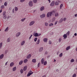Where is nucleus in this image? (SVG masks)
I'll list each match as a JSON object with an SVG mask.
<instances>
[{
    "label": "nucleus",
    "mask_w": 77,
    "mask_h": 77,
    "mask_svg": "<svg viewBox=\"0 0 77 77\" xmlns=\"http://www.w3.org/2000/svg\"><path fill=\"white\" fill-rule=\"evenodd\" d=\"M35 23L34 21H32L30 22L29 24V26H32V25H33V24Z\"/></svg>",
    "instance_id": "obj_4"
},
{
    "label": "nucleus",
    "mask_w": 77,
    "mask_h": 77,
    "mask_svg": "<svg viewBox=\"0 0 77 77\" xmlns=\"http://www.w3.org/2000/svg\"><path fill=\"white\" fill-rule=\"evenodd\" d=\"M62 40V39L61 38H60L59 39V42H60V41H61V40Z\"/></svg>",
    "instance_id": "obj_48"
},
{
    "label": "nucleus",
    "mask_w": 77,
    "mask_h": 77,
    "mask_svg": "<svg viewBox=\"0 0 77 77\" xmlns=\"http://www.w3.org/2000/svg\"><path fill=\"white\" fill-rule=\"evenodd\" d=\"M5 54H6V53H8V51H5Z\"/></svg>",
    "instance_id": "obj_60"
},
{
    "label": "nucleus",
    "mask_w": 77,
    "mask_h": 77,
    "mask_svg": "<svg viewBox=\"0 0 77 77\" xmlns=\"http://www.w3.org/2000/svg\"><path fill=\"white\" fill-rule=\"evenodd\" d=\"M24 44H25V41H23L21 42V46H23Z\"/></svg>",
    "instance_id": "obj_19"
},
{
    "label": "nucleus",
    "mask_w": 77,
    "mask_h": 77,
    "mask_svg": "<svg viewBox=\"0 0 77 77\" xmlns=\"http://www.w3.org/2000/svg\"><path fill=\"white\" fill-rule=\"evenodd\" d=\"M33 74V72H29L28 73L27 75V77H29V76H30V75H32V74Z\"/></svg>",
    "instance_id": "obj_5"
},
{
    "label": "nucleus",
    "mask_w": 77,
    "mask_h": 77,
    "mask_svg": "<svg viewBox=\"0 0 77 77\" xmlns=\"http://www.w3.org/2000/svg\"><path fill=\"white\" fill-rule=\"evenodd\" d=\"M40 42V40H39V39L37 40V42H36V44L37 45H38V44H39Z\"/></svg>",
    "instance_id": "obj_26"
},
{
    "label": "nucleus",
    "mask_w": 77,
    "mask_h": 77,
    "mask_svg": "<svg viewBox=\"0 0 77 77\" xmlns=\"http://www.w3.org/2000/svg\"><path fill=\"white\" fill-rule=\"evenodd\" d=\"M53 26V23H50L49 25V26H50V27L51 26Z\"/></svg>",
    "instance_id": "obj_37"
},
{
    "label": "nucleus",
    "mask_w": 77,
    "mask_h": 77,
    "mask_svg": "<svg viewBox=\"0 0 77 77\" xmlns=\"http://www.w3.org/2000/svg\"><path fill=\"white\" fill-rule=\"evenodd\" d=\"M44 9H45V8L44 6H42L40 8L41 11H44Z\"/></svg>",
    "instance_id": "obj_18"
},
{
    "label": "nucleus",
    "mask_w": 77,
    "mask_h": 77,
    "mask_svg": "<svg viewBox=\"0 0 77 77\" xmlns=\"http://www.w3.org/2000/svg\"><path fill=\"white\" fill-rule=\"evenodd\" d=\"M62 7H63V4H61L60 5V9H61L62 8Z\"/></svg>",
    "instance_id": "obj_32"
},
{
    "label": "nucleus",
    "mask_w": 77,
    "mask_h": 77,
    "mask_svg": "<svg viewBox=\"0 0 77 77\" xmlns=\"http://www.w3.org/2000/svg\"><path fill=\"white\" fill-rule=\"evenodd\" d=\"M69 31H68L67 33H66V34L67 35V36H69Z\"/></svg>",
    "instance_id": "obj_42"
},
{
    "label": "nucleus",
    "mask_w": 77,
    "mask_h": 77,
    "mask_svg": "<svg viewBox=\"0 0 77 77\" xmlns=\"http://www.w3.org/2000/svg\"><path fill=\"white\" fill-rule=\"evenodd\" d=\"M45 54H48V52L47 51H45Z\"/></svg>",
    "instance_id": "obj_54"
},
{
    "label": "nucleus",
    "mask_w": 77,
    "mask_h": 77,
    "mask_svg": "<svg viewBox=\"0 0 77 77\" xmlns=\"http://www.w3.org/2000/svg\"><path fill=\"white\" fill-rule=\"evenodd\" d=\"M32 62L33 63H36V59H33L32 60Z\"/></svg>",
    "instance_id": "obj_25"
},
{
    "label": "nucleus",
    "mask_w": 77,
    "mask_h": 77,
    "mask_svg": "<svg viewBox=\"0 0 77 77\" xmlns=\"http://www.w3.org/2000/svg\"><path fill=\"white\" fill-rule=\"evenodd\" d=\"M47 63V61H45L44 62V65H46Z\"/></svg>",
    "instance_id": "obj_38"
},
{
    "label": "nucleus",
    "mask_w": 77,
    "mask_h": 77,
    "mask_svg": "<svg viewBox=\"0 0 77 77\" xmlns=\"http://www.w3.org/2000/svg\"><path fill=\"white\" fill-rule=\"evenodd\" d=\"M21 74H23V69H21L20 71Z\"/></svg>",
    "instance_id": "obj_34"
},
{
    "label": "nucleus",
    "mask_w": 77,
    "mask_h": 77,
    "mask_svg": "<svg viewBox=\"0 0 77 77\" xmlns=\"http://www.w3.org/2000/svg\"><path fill=\"white\" fill-rule=\"evenodd\" d=\"M41 18H43L45 17V14H43L42 15L40 16Z\"/></svg>",
    "instance_id": "obj_7"
},
{
    "label": "nucleus",
    "mask_w": 77,
    "mask_h": 77,
    "mask_svg": "<svg viewBox=\"0 0 77 77\" xmlns=\"http://www.w3.org/2000/svg\"><path fill=\"white\" fill-rule=\"evenodd\" d=\"M33 2L34 3H37V0H33Z\"/></svg>",
    "instance_id": "obj_36"
},
{
    "label": "nucleus",
    "mask_w": 77,
    "mask_h": 77,
    "mask_svg": "<svg viewBox=\"0 0 77 77\" xmlns=\"http://www.w3.org/2000/svg\"><path fill=\"white\" fill-rule=\"evenodd\" d=\"M31 54H29L27 56L26 58L27 59H29L30 58V57H31Z\"/></svg>",
    "instance_id": "obj_10"
},
{
    "label": "nucleus",
    "mask_w": 77,
    "mask_h": 77,
    "mask_svg": "<svg viewBox=\"0 0 77 77\" xmlns=\"http://www.w3.org/2000/svg\"><path fill=\"white\" fill-rule=\"evenodd\" d=\"M40 35H41V34H38V36H40Z\"/></svg>",
    "instance_id": "obj_57"
},
{
    "label": "nucleus",
    "mask_w": 77,
    "mask_h": 77,
    "mask_svg": "<svg viewBox=\"0 0 77 77\" xmlns=\"http://www.w3.org/2000/svg\"><path fill=\"white\" fill-rule=\"evenodd\" d=\"M5 14H6V12H4L3 13V15H5Z\"/></svg>",
    "instance_id": "obj_53"
},
{
    "label": "nucleus",
    "mask_w": 77,
    "mask_h": 77,
    "mask_svg": "<svg viewBox=\"0 0 77 77\" xmlns=\"http://www.w3.org/2000/svg\"><path fill=\"white\" fill-rule=\"evenodd\" d=\"M23 70L24 71H26L27 70V66H25L23 68Z\"/></svg>",
    "instance_id": "obj_15"
},
{
    "label": "nucleus",
    "mask_w": 77,
    "mask_h": 77,
    "mask_svg": "<svg viewBox=\"0 0 77 77\" xmlns=\"http://www.w3.org/2000/svg\"><path fill=\"white\" fill-rule=\"evenodd\" d=\"M66 18H64L63 19V21H66Z\"/></svg>",
    "instance_id": "obj_51"
},
{
    "label": "nucleus",
    "mask_w": 77,
    "mask_h": 77,
    "mask_svg": "<svg viewBox=\"0 0 77 77\" xmlns=\"http://www.w3.org/2000/svg\"><path fill=\"white\" fill-rule=\"evenodd\" d=\"M49 44H51L52 43H51V41L50 40L49 41Z\"/></svg>",
    "instance_id": "obj_50"
},
{
    "label": "nucleus",
    "mask_w": 77,
    "mask_h": 77,
    "mask_svg": "<svg viewBox=\"0 0 77 77\" xmlns=\"http://www.w3.org/2000/svg\"><path fill=\"white\" fill-rule=\"evenodd\" d=\"M7 42H11V38L9 37L8 38Z\"/></svg>",
    "instance_id": "obj_12"
},
{
    "label": "nucleus",
    "mask_w": 77,
    "mask_h": 77,
    "mask_svg": "<svg viewBox=\"0 0 77 77\" xmlns=\"http://www.w3.org/2000/svg\"><path fill=\"white\" fill-rule=\"evenodd\" d=\"M72 77H76V74L74 73Z\"/></svg>",
    "instance_id": "obj_43"
},
{
    "label": "nucleus",
    "mask_w": 77,
    "mask_h": 77,
    "mask_svg": "<svg viewBox=\"0 0 77 77\" xmlns=\"http://www.w3.org/2000/svg\"><path fill=\"white\" fill-rule=\"evenodd\" d=\"M52 12V14H53V13H55L56 12L55 11H52L50 12Z\"/></svg>",
    "instance_id": "obj_52"
},
{
    "label": "nucleus",
    "mask_w": 77,
    "mask_h": 77,
    "mask_svg": "<svg viewBox=\"0 0 77 77\" xmlns=\"http://www.w3.org/2000/svg\"><path fill=\"white\" fill-rule=\"evenodd\" d=\"M29 6H32L33 5V2L31 1H30L29 3Z\"/></svg>",
    "instance_id": "obj_3"
},
{
    "label": "nucleus",
    "mask_w": 77,
    "mask_h": 77,
    "mask_svg": "<svg viewBox=\"0 0 77 77\" xmlns=\"http://www.w3.org/2000/svg\"><path fill=\"white\" fill-rule=\"evenodd\" d=\"M71 48V47L70 46H68L66 48V51H68V50H69Z\"/></svg>",
    "instance_id": "obj_22"
},
{
    "label": "nucleus",
    "mask_w": 77,
    "mask_h": 77,
    "mask_svg": "<svg viewBox=\"0 0 77 77\" xmlns=\"http://www.w3.org/2000/svg\"><path fill=\"white\" fill-rule=\"evenodd\" d=\"M63 21V18H61L60 19V20L59 21V23H62Z\"/></svg>",
    "instance_id": "obj_24"
},
{
    "label": "nucleus",
    "mask_w": 77,
    "mask_h": 77,
    "mask_svg": "<svg viewBox=\"0 0 77 77\" xmlns=\"http://www.w3.org/2000/svg\"><path fill=\"white\" fill-rule=\"evenodd\" d=\"M60 1L58 0H57L55 2V5L57 6V5H59V3H60Z\"/></svg>",
    "instance_id": "obj_2"
},
{
    "label": "nucleus",
    "mask_w": 77,
    "mask_h": 77,
    "mask_svg": "<svg viewBox=\"0 0 77 77\" xmlns=\"http://www.w3.org/2000/svg\"><path fill=\"white\" fill-rule=\"evenodd\" d=\"M16 69H17V67L16 66L13 67L12 68L13 71H16Z\"/></svg>",
    "instance_id": "obj_20"
},
{
    "label": "nucleus",
    "mask_w": 77,
    "mask_h": 77,
    "mask_svg": "<svg viewBox=\"0 0 77 77\" xmlns=\"http://www.w3.org/2000/svg\"><path fill=\"white\" fill-rule=\"evenodd\" d=\"M23 60H21L20 61L19 63V65H22V64H23Z\"/></svg>",
    "instance_id": "obj_27"
},
{
    "label": "nucleus",
    "mask_w": 77,
    "mask_h": 77,
    "mask_svg": "<svg viewBox=\"0 0 77 77\" xmlns=\"http://www.w3.org/2000/svg\"><path fill=\"white\" fill-rule=\"evenodd\" d=\"M63 55V54L62 53H61L59 55L60 57H62Z\"/></svg>",
    "instance_id": "obj_44"
},
{
    "label": "nucleus",
    "mask_w": 77,
    "mask_h": 77,
    "mask_svg": "<svg viewBox=\"0 0 77 77\" xmlns=\"http://www.w3.org/2000/svg\"><path fill=\"white\" fill-rule=\"evenodd\" d=\"M27 62H28V60L27 59H25L23 61V62L25 63H26Z\"/></svg>",
    "instance_id": "obj_23"
},
{
    "label": "nucleus",
    "mask_w": 77,
    "mask_h": 77,
    "mask_svg": "<svg viewBox=\"0 0 77 77\" xmlns=\"http://www.w3.org/2000/svg\"><path fill=\"white\" fill-rule=\"evenodd\" d=\"M59 15V13L58 12H56L55 14V17H57Z\"/></svg>",
    "instance_id": "obj_30"
},
{
    "label": "nucleus",
    "mask_w": 77,
    "mask_h": 77,
    "mask_svg": "<svg viewBox=\"0 0 77 77\" xmlns=\"http://www.w3.org/2000/svg\"><path fill=\"white\" fill-rule=\"evenodd\" d=\"M1 9H2L5 8V5H2L1 6Z\"/></svg>",
    "instance_id": "obj_31"
},
{
    "label": "nucleus",
    "mask_w": 77,
    "mask_h": 77,
    "mask_svg": "<svg viewBox=\"0 0 77 77\" xmlns=\"http://www.w3.org/2000/svg\"><path fill=\"white\" fill-rule=\"evenodd\" d=\"M24 1H25V0H20V2L21 3H23V2H24Z\"/></svg>",
    "instance_id": "obj_47"
},
{
    "label": "nucleus",
    "mask_w": 77,
    "mask_h": 77,
    "mask_svg": "<svg viewBox=\"0 0 77 77\" xmlns=\"http://www.w3.org/2000/svg\"><path fill=\"white\" fill-rule=\"evenodd\" d=\"M8 62H6L5 63V66H6L8 65Z\"/></svg>",
    "instance_id": "obj_56"
},
{
    "label": "nucleus",
    "mask_w": 77,
    "mask_h": 77,
    "mask_svg": "<svg viewBox=\"0 0 77 77\" xmlns=\"http://www.w3.org/2000/svg\"><path fill=\"white\" fill-rule=\"evenodd\" d=\"M63 37L64 39H66L67 38V35L66 34H65L63 35Z\"/></svg>",
    "instance_id": "obj_14"
},
{
    "label": "nucleus",
    "mask_w": 77,
    "mask_h": 77,
    "mask_svg": "<svg viewBox=\"0 0 77 77\" xmlns=\"http://www.w3.org/2000/svg\"><path fill=\"white\" fill-rule=\"evenodd\" d=\"M9 29V27H7L5 30V32H8Z\"/></svg>",
    "instance_id": "obj_28"
},
{
    "label": "nucleus",
    "mask_w": 77,
    "mask_h": 77,
    "mask_svg": "<svg viewBox=\"0 0 77 77\" xmlns=\"http://www.w3.org/2000/svg\"><path fill=\"white\" fill-rule=\"evenodd\" d=\"M71 62H74V59H72L70 60Z\"/></svg>",
    "instance_id": "obj_45"
},
{
    "label": "nucleus",
    "mask_w": 77,
    "mask_h": 77,
    "mask_svg": "<svg viewBox=\"0 0 77 77\" xmlns=\"http://www.w3.org/2000/svg\"><path fill=\"white\" fill-rule=\"evenodd\" d=\"M57 21H56L55 23V25H56V24H57Z\"/></svg>",
    "instance_id": "obj_62"
},
{
    "label": "nucleus",
    "mask_w": 77,
    "mask_h": 77,
    "mask_svg": "<svg viewBox=\"0 0 77 77\" xmlns=\"http://www.w3.org/2000/svg\"><path fill=\"white\" fill-rule=\"evenodd\" d=\"M74 35L75 36H77V33H75L74 34Z\"/></svg>",
    "instance_id": "obj_61"
},
{
    "label": "nucleus",
    "mask_w": 77,
    "mask_h": 77,
    "mask_svg": "<svg viewBox=\"0 0 77 77\" xmlns=\"http://www.w3.org/2000/svg\"><path fill=\"white\" fill-rule=\"evenodd\" d=\"M2 45H3V43L1 42L0 43V49L2 48Z\"/></svg>",
    "instance_id": "obj_29"
},
{
    "label": "nucleus",
    "mask_w": 77,
    "mask_h": 77,
    "mask_svg": "<svg viewBox=\"0 0 77 77\" xmlns=\"http://www.w3.org/2000/svg\"><path fill=\"white\" fill-rule=\"evenodd\" d=\"M3 57H4V55L3 54H1L0 55V59H2L3 58Z\"/></svg>",
    "instance_id": "obj_13"
},
{
    "label": "nucleus",
    "mask_w": 77,
    "mask_h": 77,
    "mask_svg": "<svg viewBox=\"0 0 77 77\" xmlns=\"http://www.w3.org/2000/svg\"><path fill=\"white\" fill-rule=\"evenodd\" d=\"M12 12L13 13H14V9H13L12 10Z\"/></svg>",
    "instance_id": "obj_59"
},
{
    "label": "nucleus",
    "mask_w": 77,
    "mask_h": 77,
    "mask_svg": "<svg viewBox=\"0 0 77 77\" xmlns=\"http://www.w3.org/2000/svg\"><path fill=\"white\" fill-rule=\"evenodd\" d=\"M55 19H56V18L55 17H54V18H53L52 20H53V21H54Z\"/></svg>",
    "instance_id": "obj_55"
},
{
    "label": "nucleus",
    "mask_w": 77,
    "mask_h": 77,
    "mask_svg": "<svg viewBox=\"0 0 77 77\" xmlns=\"http://www.w3.org/2000/svg\"><path fill=\"white\" fill-rule=\"evenodd\" d=\"M33 36H35V37H37L38 36V33H33Z\"/></svg>",
    "instance_id": "obj_8"
},
{
    "label": "nucleus",
    "mask_w": 77,
    "mask_h": 77,
    "mask_svg": "<svg viewBox=\"0 0 77 77\" xmlns=\"http://www.w3.org/2000/svg\"><path fill=\"white\" fill-rule=\"evenodd\" d=\"M25 20H26V18H23L21 20V21L22 22H23V21H24Z\"/></svg>",
    "instance_id": "obj_41"
},
{
    "label": "nucleus",
    "mask_w": 77,
    "mask_h": 77,
    "mask_svg": "<svg viewBox=\"0 0 77 77\" xmlns=\"http://www.w3.org/2000/svg\"><path fill=\"white\" fill-rule=\"evenodd\" d=\"M32 35H31L29 37V39H31V38H32Z\"/></svg>",
    "instance_id": "obj_49"
},
{
    "label": "nucleus",
    "mask_w": 77,
    "mask_h": 77,
    "mask_svg": "<svg viewBox=\"0 0 77 77\" xmlns=\"http://www.w3.org/2000/svg\"><path fill=\"white\" fill-rule=\"evenodd\" d=\"M44 58H42V59L41 63L42 64H43L44 63Z\"/></svg>",
    "instance_id": "obj_17"
},
{
    "label": "nucleus",
    "mask_w": 77,
    "mask_h": 77,
    "mask_svg": "<svg viewBox=\"0 0 77 77\" xmlns=\"http://www.w3.org/2000/svg\"><path fill=\"white\" fill-rule=\"evenodd\" d=\"M43 47H41L39 48V52H41L42 50H43Z\"/></svg>",
    "instance_id": "obj_11"
},
{
    "label": "nucleus",
    "mask_w": 77,
    "mask_h": 77,
    "mask_svg": "<svg viewBox=\"0 0 77 77\" xmlns=\"http://www.w3.org/2000/svg\"><path fill=\"white\" fill-rule=\"evenodd\" d=\"M6 18H7L6 15H4L3 16V18L4 19H6Z\"/></svg>",
    "instance_id": "obj_39"
},
{
    "label": "nucleus",
    "mask_w": 77,
    "mask_h": 77,
    "mask_svg": "<svg viewBox=\"0 0 77 77\" xmlns=\"http://www.w3.org/2000/svg\"><path fill=\"white\" fill-rule=\"evenodd\" d=\"M21 35V32H17L16 35V37H18L20 35Z\"/></svg>",
    "instance_id": "obj_6"
},
{
    "label": "nucleus",
    "mask_w": 77,
    "mask_h": 77,
    "mask_svg": "<svg viewBox=\"0 0 77 77\" xmlns=\"http://www.w3.org/2000/svg\"><path fill=\"white\" fill-rule=\"evenodd\" d=\"M40 65V63H38V67H39V65Z\"/></svg>",
    "instance_id": "obj_58"
},
{
    "label": "nucleus",
    "mask_w": 77,
    "mask_h": 77,
    "mask_svg": "<svg viewBox=\"0 0 77 77\" xmlns=\"http://www.w3.org/2000/svg\"><path fill=\"white\" fill-rule=\"evenodd\" d=\"M18 8L17 7H15V11H16H16H18Z\"/></svg>",
    "instance_id": "obj_40"
},
{
    "label": "nucleus",
    "mask_w": 77,
    "mask_h": 77,
    "mask_svg": "<svg viewBox=\"0 0 77 77\" xmlns=\"http://www.w3.org/2000/svg\"><path fill=\"white\" fill-rule=\"evenodd\" d=\"M52 15V12H48L47 14V17H51Z\"/></svg>",
    "instance_id": "obj_1"
},
{
    "label": "nucleus",
    "mask_w": 77,
    "mask_h": 77,
    "mask_svg": "<svg viewBox=\"0 0 77 77\" xmlns=\"http://www.w3.org/2000/svg\"><path fill=\"white\" fill-rule=\"evenodd\" d=\"M38 39V38H34V41L35 42H36V41H37V39Z\"/></svg>",
    "instance_id": "obj_46"
},
{
    "label": "nucleus",
    "mask_w": 77,
    "mask_h": 77,
    "mask_svg": "<svg viewBox=\"0 0 77 77\" xmlns=\"http://www.w3.org/2000/svg\"><path fill=\"white\" fill-rule=\"evenodd\" d=\"M7 5H8V3L7 2H5L4 3V6H6Z\"/></svg>",
    "instance_id": "obj_33"
},
{
    "label": "nucleus",
    "mask_w": 77,
    "mask_h": 77,
    "mask_svg": "<svg viewBox=\"0 0 77 77\" xmlns=\"http://www.w3.org/2000/svg\"><path fill=\"white\" fill-rule=\"evenodd\" d=\"M54 5V1H53L50 4L51 6H53Z\"/></svg>",
    "instance_id": "obj_9"
},
{
    "label": "nucleus",
    "mask_w": 77,
    "mask_h": 77,
    "mask_svg": "<svg viewBox=\"0 0 77 77\" xmlns=\"http://www.w3.org/2000/svg\"><path fill=\"white\" fill-rule=\"evenodd\" d=\"M14 65V62L11 63L10 64V67H12V66H13Z\"/></svg>",
    "instance_id": "obj_21"
},
{
    "label": "nucleus",
    "mask_w": 77,
    "mask_h": 77,
    "mask_svg": "<svg viewBox=\"0 0 77 77\" xmlns=\"http://www.w3.org/2000/svg\"><path fill=\"white\" fill-rule=\"evenodd\" d=\"M45 26H48V23L47 22H46L45 23Z\"/></svg>",
    "instance_id": "obj_35"
},
{
    "label": "nucleus",
    "mask_w": 77,
    "mask_h": 77,
    "mask_svg": "<svg viewBox=\"0 0 77 77\" xmlns=\"http://www.w3.org/2000/svg\"><path fill=\"white\" fill-rule=\"evenodd\" d=\"M77 14H75V17H77Z\"/></svg>",
    "instance_id": "obj_63"
},
{
    "label": "nucleus",
    "mask_w": 77,
    "mask_h": 77,
    "mask_svg": "<svg viewBox=\"0 0 77 77\" xmlns=\"http://www.w3.org/2000/svg\"><path fill=\"white\" fill-rule=\"evenodd\" d=\"M42 77H46V75H44V76H43Z\"/></svg>",
    "instance_id": "obj_64"
},
{
    "label": "nucleus",
    "mask_w": 77,
    "mask_h": 77,
    "mask_svg": "<svg viewBox=\"0 0 77 77\" xmlns=\"http://www.w3.org/2000/svg\"><path fill=\"white\" fill-rule=\"evenodd\" d=\"M47 41H48V39L47 38H44L43 39V41L45 42H47Z\"/></svg>",
    "instance_id": "obj_16"
}]
</instances>
